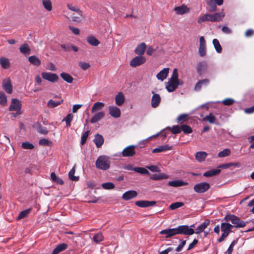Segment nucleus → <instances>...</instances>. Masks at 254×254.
<instances>
[{
  "mask_svg": "<svg viewBox=\"0 0 254 254\" xmlns=\"http://www.w3.org/2000/svg\"><path fill=\"white\" fill-rule=\"evenodd\" d=\"M223 220L225 221H230L234 225H232L227 222H223L221 224V230L223 232L222 234L228 236L231 232V229L233 227L243 228L246 226V222L241 220L238 217L232 214L226 215Z\"/></svg>",
  "mask_w": 254,
  "mask_h": 254,
  "instance_id": "obj_1",
  "label": "nucleus"
},
{
  "mask_svg": "<svg viewBox=\"0 0 254 254\" xmlns=\"http://www.w3.org/2000/svg\"><path fill=\"white\" fill-rule=\"evenodd\" d=\"M110 158L106 155H101L95 162L96 167L100 170L106 171L110 167Z\"/></svg>",
  "mask_w": 254,
  "mask_h": 254,
  "instance_id": "obj_2",
  "label": "nucleus"
},
{
  "mask_svg": "<svg viewBox=\"0 0 254 254\" xmlns=\"http://www.w3.org/2000/svg\"><path fill=\"white\" fill-rule=\"evenodd\" d=\"M22 104L21 102L18 99L12 98L11 100V104L9 107V111H15L12 115L13 117H16L22 113L21 111Z\"/></svg>",
  "mask_w": 254,
  "mask_h": 254,
  "instance_id": "obj_3",
  "label": "nucleus"
},
{
  "mask_svg": "<svg viewBox=\"0 0 254 254\" xmlns=\"http://www.w3.org/2000/svg\"><path fill=\"white\" fill-rule=\"evenodd\" d=\"M176 228L177 235H192L195 233L194 230L188 225H180Z\"/></svg>",
  "mask_w": 254,
  "mask_h": 254,
  "instance_id": "obj_4",
  "label": "nucleus"
},
{
  "mask_svg": "<svg viewBox=\"0 0 254 254\" xmlns=\"http://www.w3.org/2000/svg\"><path fill=\"white\" fill-rule=\"evenodd\" d=\"M210 188V185L206 182H202L196 184L193 187L194 191L198 193H204Z\"/></svg>",
  "mask_w": 254,
  "mask_h": 254,
  "instance_id": "obj_5",
  "label": "nucleus"
},
{
  "mask_svg": "<svg viewBox=\"0 0 254 254\" xmlns=\"http://www.w3.org/2000/svg\"><path fill=\"white\" fill-rule=\"evenodd\" d=\"M41 76L43 79L53 83L58 82L59 79L57 74L49 72H43L41 73Z\"/></svg>",
  "mask_w": 254,
  "mask_h": 254,
  "instance_id": "obj_6",
  "label": "nucleus"
},
{
  "mask_svg": "<svg viewBox=\"0 0 254 254\" xmlns=\"http://www.w3.org/2000/svg\"><path fill=\"white\" fill-rule=\"evenodd\" d=\"M146 62V59L143 56H137L133 58L129 62V65L132 67H136L143 64Z\"/></svg>",
  "mask_w": 254,
  "mask_h": 254,
  "instance_id": "obj_7",
  "label": "nucleus"
},
{
  "mask_svg": "<svg viewBox=\"0 0 254 254\" xmlns=\"http://www.w3.org/2000/svg\"><path fill=\"white\" fill-rule=\"evenodd\" d=\"M135 146L131 145L126 147L122 152L123 157H132L135 154Z\"/></svg>",
  "mask_w": 254,
  "mask_h": 254,
  "instance_id": "obj_8",
  "label": "nucleus"
},
{
  "mask_svg": "<svg viewBox=\"0 0 254 254\" xmlns=\"http://www.w3.org/2000/svg\"><path fill=\"white\" fill-rule=\"evenodd\" d=\"M166 88L169 92L174 91L178 87L179 84H182V82L168 80V82L166 83Z\"/></svg>",
  "mask_w": 254,
  "mask_h": 254,
  "instance_id": "obj_9",
  "label": "nucleus"
},
{
  "mask_svg": "<svg viewBox=\"0 0 254 254\" xmlns=\"http://www.w3.org/2000/svg\"><path fill=\"white\" fill-rule=\"evenodd\" d=\"M210 83V80L207 78L199 80L195 85L194 90L198 92L202 87L207 86Z\"/></svg>",
  "mask_w": 254,
  "mask_h": 254,
  "instance_id": "obj_10",
  "label": "nucleus"
},
{
  "mask_svg": "<svg viewBox=\"0 0 254 254\" xmlns=\"http://www.w3.org/2000/svg\"><path fill=\"white\" fill-rule=\"evenodd\" d=\"M135 204L138 207L141 208H145L155 205L156 204V201L148 200H138L136 201L135 202Z\"/></svg>",
  "mask_w": 254,
  "mask_h": 254,
  "instance_id": "obj_11",
  "label": "nucleus"
},
{
  "mask_svg": "<svg viewBox=\"0 0 254 254\" xmlns=\"http://www.w3.org/2000/svg\"><path fill=\"white\" fill-rule=\"evenodd\" d=\"M176 228H169L162 230L160 232V234L165 235V238H171L174 236L177 235Z\"/></svg>",
  "mask_w": 254,
  "mask_h": 254,
  "instance_id": "obj_12",
  "label": "nucleus"
},
{
  "mask_svg": "<svg viewBox=\"0 0 254 254\" xmlns=\"http://www.w3.org/2000/svg\"><path fill=\"white\" fill-rule=\"evenodd\" d=\"M207 64L205 61L199 62L196 65V70L198 74L201 75L207 69Z\"/></svg>",
  "mask_w": 254,
  "mask_h": 254,
  "instance_id": "obj_13",
  "label": "nucleus"
},
{
  "mask_svg": "<svg viewBox=\"0 0 254 254\" xmlns=\"http://www.w3.org/2000/svg\"><path fill=\"white\" fill-rule=\"evenodd\" d=\"M2 86L4 91L8 94H11L12 92V86L9 78L3 80Z\"/></svg>",
  "mask_w": 254,
  "mask_h": 254,
  "instance_id": "obj_14",
  "label": "nucleus"
},
{
  "mask_svg": "<svg viewBox=\"0 0 254 254\" xmlns=\"http://www.w3.org/2000/svg\"><path fill=\"white\" fill-rule=\"evenodd\" d=\"M153 96L151 98V106L154 108H157L160 103L161 97L158 94H156L154 91H152Z\"/></svg>",
  "mask_w": 254,
  "mask_h": 254,
  "instance_id": "obj_15",
  "label": "nucleus"
},
{
  "mask_svg": "<svg viewBox=\"0 0 254 254\" xmlns=\"http://www.w3.org/2000/svg\"><path fill=\"white\" fill-rule=\"evenodd\" d=\"M137 195V192L135 190H131L125 192L122 196L123 199L128 200L135 197Z\"/></svg>",
  "mask_w": 254,
  "mask_h": 254,
  "instance_id": "obj_16",
  "label": "nucleus"
},
{
  "mask_svg": "<svg viewBox=\"0 0 254 254\" xmlns=\"http://www.w3.org/2000/svg\"><path fill=\"white\" fill-rule=\"evenodd\" d=\"M109 114L113 117L118 118L121 116V111L116 106H109Z\"/></svg>",
  "mask_w": 254,
  "mask_h": 254,
  "instance_id": "obj_17",
  "label": "nucleus"
},
{
  "mask_svg": "<svg viewBox=\"0 0 254 254\" xmlns=\"http://www.w3.org/2000/svg\"><path fill=\"white\" fill-rule=\"evenodd\" d=\"M174 11L177 14L182 15L190 12V8H188L186 5L183 4L181 6L175 7Z\"/></svg>",
  "mask_w": 254,
  "mask_h": 254,
  "instance_id": "obj_18",
  "label": "nucleus"
},
{
  "mask_svg": "<svg viewBox=\"0 0 254 254\" xmlns=\"http://www.w3.org/2000/svg\"><path fill=\"white\" fill-rule=\"evenodd\" d=\"M146 45L145 43H141L139 44L134 50V53L140 56H142L145 51Z\"/></svg>",
  "mask_w": 254,
  "mask_h": 254,
  "instance_id": "obj_19",
  "label": "nucleus"
},
{
  "mask_svg": "<svg viewBox=\"0 0 254 254\" xmlns=\"http://www.w3.org/2000/svg\"><path fill=\"white\" fill-rule=\"evenodd\" d=\"M172 146H169L168 144L163 145L159 146L158 147L154 148L152 152L153 153H156L159 152H165L167 150H172Z\"/></svg>",
  "mask_w": 254,
  "mask_h": 254,
  "instance_id": "obj_20",
  "label": "nucleus"
},
{
  "mask_svg": "<svg viewBox=\"0 0 254 254\" xmlns=\"http://www.w3.org/2000/svg\"><path fill=\"white\" fill-rule=\"evenodd\" d=\"M33 127L35 128L37 131L41 134H47L48 133L47 128L43 127L39 122L35 123L33 125Z\"/></svg>",
  "mask_w": 254,
  "mask_h": 254,
  "instance_id": "obj_21",
  "label": "nucleus"
},
{
  "mask_svg": "<svg viewBox=\"0 0 254 254\" xmlns=\"http://www.w3.org/2000/svg\"><path fill=\"white\" fill-rule=\"evenodd\" d=\"M93 141L96 144V147L100 148L103 144L104 139L102 135L97 133L95 135Z\"/></svg>",
  "mask_w": 254,
  "mask_h": 254,
  "instance_id": "obj_22",
  "label": "nucleus"
},
{
  "mask_svg": "<svg viewBox=\"0 0 254 254\" xmlns=\"http://www.w3.org/2000/svg\"><path fill=\"white\" fill-rule=\"evenodd\" d=\"M169 71V68H164L157 74L156 77L158 79L163 81L167 77Z\"/></svg>",
  "mask_w": 254,
  "mask_h": 254,
  "instance_id": "obj_23",
  "label": "nucleus"
},
{
  "mask_svg": "<svg viewBox=\"0 0 254 254\" xmlns=\"http://www.w3.org/2000/svg\"><path fill=\"white\" fill-rule=\"evenodd\" d=\"M210 221L208 220H206L202 224L200 225L197 228L194 230V233L198 234L202 232L205 228L209 225Z\"/></svg>",
  "mask_w": 254,
  "mask_h": 254,
  "instance_id": "obj_24",
  "label": "nucleus"
},
{
  "mask_svg": "<svg viewBox=\"0 0 254 254\" xmlns=\"http://www.w3.org/2000/svg\"><path fill=\"white\" fill-rule=\"evenodd\" d=\"M188 184V183L184 182L181 180H175L172 181H170L168 183V185L174 187H178L184 186H186Z\"/></svg>",
  "mask_w": 254,
  "mask_h": 254,
  "instance_id": "obj_25",
  "label": "nucleus"
},
{
  "mask_svg": "<svg viewBox=\"0 0 254 254\" xmlns=\"http://www.w3.org/2000/svg\"><path fill=\"white\" fill-rule=\"evenodd\" d=\"M224 12H216L212 14V22H219L222 20L224 17Z\"/></svg>",
  "mask_w": 254,
  "mask_h": 254,
  "instance_id": "obj_26",
  "label": "nucleus"
},
{
  "mask_svg": "<svg viewBox=\"0 0 254 254\" xmlns=\"http://www.w3.org/2000/svg\"><path fill=\"white\" fill-rule=\"evenodd\" d=\"M125 96L124 94L120 92L115 97L116 104L118 106L122 105L125 102Z\"/></svg>",
  "mask_w": 254,
  "mask_h": 254,
  "instance_id": "obj_27",
  "label": "nucleus"
},
{
  "mask_svg": "<svg viewBox=\"0 0 254 254\" xmlns=\"http://www.w3.org/2000/svg\"><path fill=\"white\" fill-rule=\"evenodd\" d=\"M210 21L212 22V14H205L200 16L198 20L197 23L200 24L204 22Z\"/></svg>",
  "mask_w": 254,
  "mask_h": 254,
  "instance_id": "obj_28",
  "label": "nucleus"
},
{
  "mask_svg": "<svg viewBox=\"0 0 254 254\" xmlns=\"http://www.w3.org/2000/svg\"><path fill=\"white\" fill-rule=\"evenodd\" d=\"M105 116V114L103 112H100L96 113L91 119L90 122L92 124L96 123Z\"/></svg>",
  "mask_w": 254,
  "mask_h": 254,
  "instance_id": "obj_29",
  "label": "nucleus"
},
{
  "mask_svg": "<svg viewBox=\"0 0 254 254\" xmlns=\"http://www.w3.org/2000/svg\"><path fill=\"white\" fill-rule=\"evenodd\" d=\"M105 106V104L102 102H97L93 106L91 109V113H94L96 112L101 110Z\"/></svg>",
  "mask_w": 254,
  "mask_h": 254,
  "instance_id": "obj_30",
  "label": "nucleus"
},
{
  "mask_svg": "<svg viewBox=\"0 0 254 254\" xmlns=\"http://www.w3.org/2000/svg\"><path fill=\"white\" fill-rule=\"evenodd\" d=\"M87 41L89 44L93 46H97L100 43L99 41L93 36L87 37Z\"/></svg>",
  "mask_w": 254,
  "mask_h": 254,
  "instance_id": "obj_31",
  "label": "nucleus"
},
{
  "mask_svg": "<svg viewBox=\"0 0 254 254\" xmlns=\"http://www.w3.org/2000/svg\"><path fill=\"white\" fill-rule=\"evenodd\" d=\"M60 76L64 80L68 83H72L73 80V77L69 74L66 72L61 73L60 74Z\"/></svg>",
  "mask_w": 254,
  "mask_h": 254,
  "instance_id": "obj_32",
  "label": "nucleus"
},
{
  "mask_svg": "<svg viewBox=\"0 0 254 254\" xmlns=\"http://www.w3.org/2000/svg\"><path fill=\"white\" fill-rule=\"evenodd\" d=\"M189 115L188 114H181L178 116L176 122L178 124H182L186 122L189 120Z\"/></svg>",
  "mask_w": 254,
  "mask_h": 254,
  "instance_id": "obj_33",
  "label": "nucleus"
},
{
  "mask_svg": "<svg viewBox=\"0 0 254 254\" xmlns=\"http://www.w3.org/2000/svg\"><path fill=\"white\" fill-rule=\"evenodd\" d=\"M221 172L220 169H212L203 173V176L210 177L219 174Z\"/></svg>",
  "mask_w": 254,
  "mask_h": 254,
  "instance_id": "obj_34",
  "label": "nucleus"
},
{
  "mask_svg": "<svg viewBox=\"0 0 254 254\" xmlns=\"http://www.w3.org/2000/svg\"><path fill=\"white\" fill-rule=\"evenodd\" d=\"M29 62L34 65L39 66L41 64V61L36 56H31L28 58Z\"/></svg>",
  "mask_w": 254,
  "mask_h": 254,
  "instance_id": "obj_35",
  "label": "nucleus"
},
{
  "mask_svg": "<svg viewBox=\"0 0 254 254\" xmlns=\"http://www.w3.org/2000/svg\"><path fill=\"white\" fill-rule=\"evenodd\" d=\"M232 166H234L236 168H239L241 166V163L239 162L226 163L220 165L218 166V168L226 169Z\"/></svg>",
  "mask_w": 254,
  "mask_h": 254,
  "instance_id": "obj_36",
  "label": "nucleus"
},
{
  "mask_svg": "<svg viewBox=\"0 0 254 254\" xmlns=\"http://www.w3.org/2000/svg\"><path fill=\"white\" fill-rule=\"evenodd\" d=\"M51 179L53 182H56L60 185H63L64 184V181L61 178L57 177L54 172H52L51 174Z\"/></svg>",
  "mask_w": 254,
  "mask_h": 254,
  "instance_id": "obj_37",
  "label": "nucleus"
},
{
  "mask_svg": "<svg viewBox=\"0 0 254 254\" xmlns=\"http://www.w3.org/2000/svg\"><path fill=\"white\" fill-rule=\"evenodd\" d=\"M207 157V153L205 152L199 151L196 153L195 158L199 162H202Z\"/></svg>",
  "mask_w": 254,
  "mask_h": 254,
  "instance_id": "obj_38",
  "label": "nucleus"
},
{
  "mask_svg": "<svg viewBox=\"0 0 254 254\" xmlns=\"http://www.w3.org/2000/svg\"><path fill=\"white\" fill-rule=\"evenodd\" d=\"M0 64L3 68L7 69L10 66L9 60L7 58L1 57L0 59Z\"/></svg>",
  "mask_w": 254,
  "mask_h": 254,
  "instance_id": "obj_39",
  "label": "nucleus"
},
{
  "mask_svg": "<svg viewBox=\"0 0 254 254\" xmlns=\"http://www.w3.org/2000/svg\"><path fill=\"white\" fill-rule=\"evenodd\" d=\"M63 102L64 100L63 99L57 102H55L52 99H50L48 102L47 106L50 108H55L61 105Z\"/></svg>",
  "mask_w": 254,
  "mask_h": 254,
  "instance_id": "obj_40",
  "label": "nucleus"
},
{
  "mask_svg": "<svg viewBox=\"0 0 254 254\" xmlns=\"http://www.w3.org/2000/svg\"><path fill=\"white\" fill-rule=\"evenodd\" d=\"M19 50L22 54H29V52L30 51V48L27 44L24 43L20 47Z\"/></svg>",
  "mask_w": 254,
  "mask_h": 254,
  "instance_id": "obj_41",
  "label": "nucleus"
},
{
  "mask_svg": "<svg viewBox=\"0 0 254 254\" xmlns=\"http://www.w3.org/2000/svg\"><path fill=\"white\" fill-rule=\"evenodd\" d=\"M104 240V236L102 233H98L94 234L93 240L97 244L100 243Z\"/></svg>",
  "mask_w": 254,
  "mask_h": 254,
  "instance_id": "obj_42",
  "label": "nucleus"
},
{
  "mask_svg": "<svg viewBox=\"0 0 254 254\" xmlns=\"http://www.w3.org/2000/svg\"><path fill=\"white\" fill-rule=\"evenodd\" d=\"M42 4L44 8L48 11L52 10V5L51 0H42Z\"/></svg>",
  "mask_w": 254,
  "mask_h": 254,
  "instance_id": "obj_43",
  "label": "nucleus"
},
{
  "mask_svg": "<svg viewBox=\"0 0 254 254\" xmlns=\"http://www.w3.org/2000/svg\"><path fill=\"white\" fill-rule=\"evenodd\" d=\"M31 210H32L31 208H29V209L24 210L23 211H22L21 212H20L16 220H19L23 219L24 217H26L28 215V214L31 211Z\"/></svg>",
  "mask_w": 254,
  "mask_h": 254,
  "instance_id": "obj_44",
  "label": "nucleus"
},
{
  "mask_svg": "<svg viewBox=\"0 0 254 254\" xmlns=\"http://www.w3.org/2000/svg\"><path fill=\"white\" fill-rule=\"evenodd\" d=\"M212 42L217 52L221 53L222 51V48L219 41L216 39H214Z\"/></svg>",
  "mask_w": 254,
  "mask_h": 254,
  "instance_id": "obj_45",
  "label": "nucleus"
},
{
  "mask_svg": "<svg viewBox=\"0 0 254 254\" xmlns=\"http://www.w3.org/2000/svg\"><path fill=\"white\" fill-rule=\"evenodd\" d=\"M134 172L142 175H149V171L143 167H135Z\"/></svg>",
  "mask_w": 254,
  "mask_h": 254,
  "instance_id": "obj_46",
  "label": "nucleus"
},
{
  "mask_svg": "<svg viewBox=\"0 0 254 254\" xmlns=\"http://www.w3.org/2000/svg\"><path fill=\"white\" fill-rule=\"evenodd\" d=\"M167 129L170 130L173 134L179 133L181 131V127L178 125L174 126L172 127H167Z\"/></svg>",
  "mask_w": 254,
  "mask_h": 254,
  "instance_id": "obj_47",
  "label": "nucleus"
},
{
  "mask_svg": "<svg viewBox=\"0 0 254 254\" xmlns=\"http://www.w3.org/2000/svg\"><path fill=\"white\" fill-rule=\"evenodd\" d=\"M181 129L185 133L190 134L192 132L191 127L187 125H183L181 126Z\"/></svg>",
  "mask_w": 254,
  "mask_h": 254,
  "instance_id": "obj_48",
  "label": "nucleus"
},
{
  "mask_svg": "<svg viewBox=\"0 0 254 254\" xmlns=\"http://www.w3.org/2000/svg\"><path fill=\"white\" fill-rule=\"evenodd\" d=\"M203 120L208 121L209 123L213 124H214L215 122L216 118L214 115L210 113L208 115L204 117Z\"/></svg>",
  "mask_w": 254,
  "mask_h": 254,
  "instance_id": "obj_49",
  "label": "nucleus"
},
{
  "mask_svg": "<svg viewBox=\"0 0 254 254\" xmlns=\"http://www.w3.org/2000/svg\"><path fill=\"white\" fill-rule=\"evenodd\" d=\"M231 154V151L229 149H225L222 151H220L218 155V156L220 158L225 157L228 156Z\"/></svg>",
  "mask_w": 254,
  "mask_h": 254,
  "instance_id": "obj_50",
  "label": "nucleus"
},
{
  "mask_svg": "<svg viewBox=\"0 0 254 254\" xmlns=\"http://www.w3.org/2000/svg\"><path fill=\"white\" fill-rule=\"evenodd\" d=\"M184 203L182 202H176L170 205L169 208L171 210H175L183 206Z\"/></svg>",
  "mask_w": 254,
  "mask_h": 254,
  "instance_id": "obj_51",
  "label": "nucleus"
},
{
  "mask_svg": "<svg viewBox=\"0 0 254 254\" xmlns=\"http://www.w3.org/2000/svg\"><path fill=\"white\" fill-rule=\"evenodd\" d=\"M73 119V115L71 114H68L65 118L63 120L65 121L67 127H69L71 126V122Z\"/></svg>",
  "mask_w": 254,
  "mask_h": 254,
  "instance_id": "obj_52",
  "label": "nucleus"
},
{
  "mask_svg": "<svg viewBox=\"0 0 254 254\" xmlns=\"http://www.w3.org/2000/svg\"><path fill=\"white\" fill-rule=\"evenodd\" d=\"M169 80L175 81L180 82L178 79V72L177 68H174L173 71L172 75L171 78L169 79Z\"/></svg>",
  "mask_w": 254,
  "mask_h": 254,
  "instance_id": "obj_53",
  "label": "nucleus"
},
{
  "mask_svg": "<svg viewBox=\"0 0 254 254\" xmlns=\"http://www.w3.org/2000/svg\"><path fill=\"white\" fill-rule=\"evenodd\" d=\"M75 170L74 168H72L68 173V177H69V178L71 180L76 181L78 180L79 177H75L74 176V175L75 174Z\"/></svg>",
  "mask_w": 254,
  "mask_h": 254,
  "instance_id": "obj_54",
  "label": "nucleus"
},
{
  "mask_svg": "<svg viewBox=\"0 0 254 254\" xmlns=\"http://www.w3.org/2000/svg\"><path fill=\"white\" fill-rule=\"evenodd\" d=\"M67 7L69 9L75 12L78 15H81L82 13V11L77 6H72L71 4H68Z\"/></svg>",
  "mask_w": 254,
  "mask_h": 254,
  "instance_id": "obj_55",
  "label": "nucleus"
},
{
  "mask_svg": "<svg viewBox=\"0 0 254 254\" xmlns=\"http://www.w3.org/2000/svg\"><path fill=\"white\" fill-rule=\"evenodd\" d=\"M21 147L25 149H33L34 148L33 144L28 141L22 142Z\"/></svg>",
  "mask_w": 254,
  "mask_h": 254,
  "instance_id": "obj_56",
  "label": "nucleus"
},
{
  "mask_svg": "<svg viewBox=\"0 0 254 254\" xmlns=\"http://www.w3.org/2000/svg\"><path fill=\"white\" fill-rule=\"evenodd\" d=\"M90 130L85 131L81 136L80 143L83 145L86 141V140L89 136Z\"/></svg>",
  "mask_w": 254,
  "mask_h": 254,
  "instance_id": "obj_57",
  "label": "nucleus"
},
{
  "mask_svg": "<svg viewBox=\"0 0 254 254\" xmlns=\"http://www.w3.org/2000/svg\"><path fill=\"white\" fill-rule=\"evenodd\" d=\"M102 187L106 190L113 189L115 188V185L113 183L111 182L105 183L102 185Z\"/></svg>",
  "mask_w": 254,
  "mask_h": 254,
  "instance_id": "obj_58",
  "label": "nucleus"
},
{
  "mask_svg": "<svg viewBox=\"0 0 254 254\" xmlns=\"http://www.w3.org/2000/svg\"><path fill=\"white\" fill-rule=\"evenodd\" d=\"M208 5L209 6V11L210 12H214L217 9L216 5L212 0H211L210 2H208Z\"/></svg>",
  "mask_w": 254,
  "mask_h": 254,
  "instance_id": "obj_59",
  "label": "nucleus"
},
{
  "mask_svg": "<svg viewBox=\"0 0 254 254\" xmlns=\"http://www.w3.org/2000/svg\"><path fill=\"white\" fill-rule=\"evenodd\" d=\"M70 16L72 21L79 22L81 21V17L82 16V13L81 15L77 14V15H75V13H72Z\"/></svg>",
  "mask_w": 254,
  "mask_h": 254,
  "instance_id": "obj_60",
  "label": "nucleus"
},
{
  "mask_svg": "<svg viewBox=\"0 0 254 254\" xmlns=\"http://www.w3.org/2000/svg\"><path fill=\"white\" fill-rule=\"evenodd\" d=\"M78 65L84 70L90 67V64L86 62H80L78 63Z\"/></svg>",
  "mask_w": 254,
  "mask_h": 254,
  "instance_id": "obj_61",
  "label": "nucleus"
},
{
  "mask_svg": "<svg viewBox=\"0 0 254 254\" xmlns=\"http://www.w3.org/2000/svg\"><path fill=\"white\" fill-rule=\"evenodd\" d=\"M7 102V98L5 94L1 92H0V104L5 105Z\"/></svg>",
  "mask_w": 254,
  "mask_h": 254,
  "instance_id": "obj_62",
  "label": "nucleus"
},
{
  "mask_svg": "<svg viewBox=\"0 0 254 254\" xmlns=\"http://www.w3.org/2000/svg\"><path fill=\"white\" fill-rule=\"evenodd\" d=\"M235 101L232 98H226L222 102L223 105L226 106H230L233 104Z\"/></svg>",
  "mask_w": 254,
  "mask_h": 254,
  "instance_id": "obj_63",
  "label": "nucleus"
},
{
  "mask_svg": "<svg viewBox=\"0 0 254 254\" xmlns=\"http://www.w3.org/2000/svg\"><path fill=\"white\" fill-rule=\"evenodd\" d=\"M237 242L236 241H233L232 243L230 244L229 247L225 253V254H231L233 251L234 246L236 244Z\"/></svg>",
  "mask_w": 254,
  "mask_h": 254,
  "instance_id": "obj_64",
  "label": "nucleus"
}]
</instances>
